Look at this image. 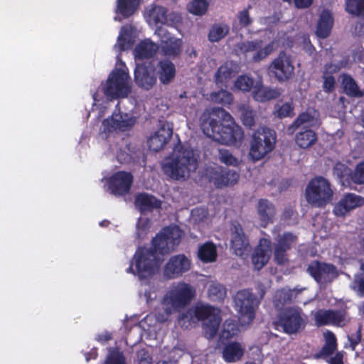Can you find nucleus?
<instances>
[{
  "instance_id": "1",
  "label": "nucleus",
  "mask_w": 364,
  "mask_h": 364,
  "mask_svg": "<svg viewBox=\"0 0 364 364\" xmlns=\"http://www.w3.org/2000/svg\"><path fill=\"white\" fill-rule=\"evenodd\" d=\"M200 127L207 136L221 144H233L243 137L241 127L222 108L205 110L200 117Z\"/></svg>"
},
{
  "instance_id": "2",
  "label": "nucleus",
  "mask_w": 364,
  "mask_h": 364,
  "mask_svg": "<svg viewBox=\"0 0 364 364\" xmlns=\"http://www.w3.org/2000/svg\"><path fill=\"white\" fill-rule=\"evenodd\" d=\"M196 294L195 289L186 282L172 284L164 294L160 304L155 309L156 319L161 323L167 321L170 316L187 306Z\"/></svg>"
},
{
  "instance_id": "3",
  "label": "nucleus",
  "mask_w": 364,
  "mask_h": 364,
  "mask_svg": "<svg viewBox=\"0 0 364 364\" xmlns=\"http://www.w3.org/2000/svg\"><path fill=\"white\" fill-rule=\"evenodd\" d=\"M198 155L188 146H176L162 164L164 174L171 179L185 181L198 167Z\"/></svg>"
},
{
  "instance_id": "4",
  "label": "nucleus",
  "mask_w": 364,
  "mask_h": 364,
  "mask_svg": "<svg viewBox=\"0 0 364 364\" xmlns=\"http://www.w3.org/2000/svg\"><path fill=\"white\" fill-rule=\"evenodd\" d=\"M186 319L193 323L203 320L204 335L208 338H212L217 333L221 321L220 311L211 306L199 304L188 309L185 315L179 317L181 326H187Z\"/></svg>"
},
{
  "instance_id": "5",
  "label": "nucleus",
  "mask_w": 364,
  "mask_h": 364,
  "mask_svg": "<svg viewBox=\"0 0 364 364\" xmlns=\"http://www.w3.org/2000/svg\"><path fill=\"white\" fill-rule=\"evenodd\" d=\"M161 262L151 248L141 247L135 252L127 272L137 276L139 279H149L158 272Z\"/></svg>"
},
{
  "instance_id": "6",
  "label": "nucleus",
  "mask_w": 364,
  "mask_h": 364,
  "mask_svg": "<svg viewBox=\"0 0 364 364\" xmlns=\"http://www.w3.org/2000/svg\"><path fill=\"white\" fill-rule=\"evenodd\" d=\"M105 95L110 99L124 98L132 91V82L125 65L118 59L117 67L102 86Z\"/></svg>"
},
{
  "instance_id": "7",
  "label": "nucleus",
  "mask_w": 364,
  "mask_h": 364,
  "mask_svg": "<svg viewBox=\"0 0 364 364\" xmlns=\"http://www.w3.org/2000/svg\"><path fill=\"white\" fill-rule=\"evenodd\" d=\"M333 191L330 183L323 177L310 181L306 188V200L315 207H323L332 199Z\"/></svg>"
},
{
  "instance_id": "8",
  "label": "nucleus",
  "mask_w": 364,
  "mask_h": 364,
  "mask_svg": "<svg viewBox=\"0 0 364 364\" xmlns=\"http://www.w3.org/2000/svg\"><path fill=\"white\" fill-rule=\"evenodd\" d=\"M276 138L273 130L259 128L252 135L250 143V156L254 161L264 157L274 148Z\"/></svg>"
},
{
  "instance_id": "9",
  "label": "nucleus",
  "mask_w": 364,
  "mask_h": 364,
  "mask_svg": "<svg viewBox=\"0 0 364 364\" xmlns=\"http://www.w3.org/2000/svg\"><path fill=\"white\" fill-rule=\"evenodd\" d=\"M182 232L177 226L167 227L158 234L152 240V250L164 255L173 251L179 244Z\"/></svg>"
},
{
  "instance_id": "10",
  "label": "nucleus",
  "mask_w": 364,
  "mask_h": 364,
  "mask_svg": "<svg viewBox=\"0 0 364 364\" xmlns=\"http://www.w3.org/2000/svg\"><path fill=\"white\" fill-rule=\"evenodd\" d=\"M136 122V117L134 114L116 109L111 117L102 122L101 131L107 134L124 132L130 130Z\"/></svg>"
},
{
  "instance_id": "11",
  "label": "nucleus",
  "mask_w": 364,
  "mask_h": 364,
  "mask_svg": "<svg viewBox=\"0 0 364 364\" xmlns=\"http://www.w3.org/2000/svg\"><path fill=\"white\" fill-rule=\"evenodd\" d=\"M235 306L242 326L250 324L255 318L257 306L255 299L248 290L238 291L235 296Z\"/></svg>"
},
{
  "instance_id": "12",
  "label": "nucleus",
  "mask_w": 364,
  "mask_h": 364,
  "mask_svg": "<svg viewBox=\"0 0 364 364\" xmlns=\"http://www.w3.org/2000/svg\"><path fill=\"white\" fill-rule=\"evenodd\" d=\"M305 323L306 316L298 308H285L279 315V325L287 333H296Z\"/></svg>"
},
{
  "instance_id": "13",
  "label": "nucleus",
  "mask_w": 364,
  "mask_h": 364,
  "mask_svg": "<svg viewBox=\"0 0 364 364\" xmlns=\"http://www.w3.org/2000/svg\"><path fill=\"white\" fill-rule=\"evenodd\" d=\"M191 268V259L183 254L171 256L163 267V276L166 279L181 277Z\"/></svg>"
},
{
  "instance_id": "14",
  "label": "nucleus",
  "mask_w": 364,
  "mask_h": 364,
  "mask_svg": "<svg viewBox=\"0 0 364 364\" xmlns=\"http://www.w3.org/2000/svg\"><path fill=\"white\" fill-rule=\"evenodd\" d=\"M294 66L291 57L285 53H280L268 67V71L279 81H285L294 74Z\"/></svg>"
},
{
  "instance_id": "15",
  "label": "nucleus",
  "mask_w": 364,
  "mask_h": 364,
  "mask_svg": "<svg viewBox=\"0 0 364 364\" xmlns=\"http://www.w3.org/2000/svg\"><path fill=\"white\" fill-rule=\"evenodd\" d=\"M308 271L315 280L321 285L331 282L338 275L334 266L317 261L313 262L309 265Z\"/></svg>"
},
{
  "instance_id": "16",
  "label": "nucleus",
  "mask_w": 364,
  "mask_h": 364,
  "mask_svg": "<svg viewBox=\"0 0 364 364\" xmlns=\"http://www.w3.org/2000/svg\"><path fill=\"white\" fill-rule=\"evenodd\" d=\"M364 205V198L355 193H346L334 205L333 212L337 217L344 218L350 213Z\"/></svg>"
},
{
  "instance_id": "17",
  "label": "nucleus",
  "mask_w": 364,
  "mask_h": 364,
  "mask_svg": "<svg viewBox=\"0 0 364 364\" xmlns=\"http://www.w3.org/2000/svg\"><path fill=\"white\" fill-rule=\"evenodd\" d=\"M155 34L161 39V46L163 53L167 56H176L181 53L182 41L172 36L170 33L163 27L158 28Z\"/></svg>"
},
{
  "instance_id": "18",
  "label": "nucleus",
  "mask_w": 364,
  "mask_h": 364,
  "mask_svg": "<svg viewBox=\"0 0 364 364\" xmlns=\"http://www.w3.org/2000/svg\"><path fill=\"white\" fill-rule=\"evenodd\" d=\"M136 84L141 88L149 90L156 82L155 69L150 64H136L134 72Z\"/></svg>"
},
{
  "instance_id": "19",
  "label": "nucleus",
  "mask_w": 364,
  "mask_h": 364,
  "mask_svg": "<svg viewBox=\"0 0 364 364\" xmlns=\"http://www.w3.org/2000/svg\"><path fill=\"white\" fill-rule=\"evenodd\" d=\"M132 181L133 177L130 173L117 172L109 179V189L114 195H123L129 191Z\"/></svg>"
},
{
  "instance_id": "20",
  "label": "nucleus",
  "mask_w": 364,
  "mask_h": 364,
  "mask_svg": "<svg viewBox=\"0 0 364 364\" xmlns=\"http://www.w3.org/2000/svg\"><path fill=\"white\" fill-rule=\"evenodd\" d=\"M231 247L236 255L243 257L250 252V246L241 225L232 224L231 228Z\"/></svg>"
},
{
  "instance_id": "21",
  "label": "nucleus",
  "mask_w": 364,
  "mask_h": 364,
  "mask_svg": "<svg viewBox=\"0 0 364 364\" xmlns=\"http://www.w3.org/2000/svg\"><path fill=\"white\" fill-rule=\"evenodd\" d=\"M210 179L217 187L222 188L236 184L239 175L235 171L215 167L210 172Z\"/></svg>"
},
{
  "instance_id": "22",
  "label": "nucleus",
  "mask_w": 364,
  "mask_h": 364,
  "mask_svg": "<svg viewBox=\"0 0 364 364\" xmlns=\"http://www.w3.org/2000/svg\"><path fill=\"white\" fill-rule=\"evenodd\" d=\"M316 324L318 326L325 325H344L346 316L343 311L319 310L314 314Z\"/></svg>"
},
{
  "instance_id": "23",
  "label": "nucleus",
  "mask_w": 364,
  "mask_h": 364,
  "mask_svg": "<svg viewBox=\"0 0 364 364\" xmlns=\"http://www.w3.org/2000/svg\"><path fill=\"white\" fill-rule=\"evenodd\" d=\"M172 135V128L168 123H164L149 138L150 149L158 151L162 149Z\"/></svg>"
},
{
  "instance_id": "24",
  "label": "nucleus",
  "mask_w": 364,
  "mask_h": 364,
  "mask_svg": "<svg viewBox=\"0 0 364 364\" xmlns=\"http://www.w3.org/2000/svg\"><path fill=\"white\" fill-rule=\"evenodd\" d=\"M272 253L271 242L267 239H262L255 249L252 260L256 269H261L269 261Z\"/></svg>"
},
{
  "instance_id": "25",
  "label": "nucleus",
  "mask_w": 364,
  "mask_h": 364,
  "mask_svg": "<svg viewBox=\"0 0 364 364\" xmlns=\"http://www.w3.org/2000/svg\"><path fill=\"white\" fill-rule=\"evenodd\" d=\"M301 290L298 289H281L277 291L274 299V306L277 309H283L284 306L290 303L293 300L306 304L309 301H304L301 298H298V294L301 293Z\"/></svg>"
},
{
  "instance_id": "26",
  "label": "nucleus",
  "mask_w": 364,
  "mask_h": 364,
  "mask_svg": "<svg viewBox=\"0 0 364 364\" xmlns=\"http://www.w3.org/2000/svg\"><path fill=\"white\" fill-rule=\"evenodd\" d=\"M281 93L279 89L264 87L262 81L259 80L255 82L252 96L255 100L264 102L277 98L281 95Z\"/></svg>"
},
{
  "instance_id": "27",
  "label": "nucleus",
  "mask_w": 364,
  "mask_h": 364,
  "mask_svg": "<svg viewBox=\"0 0 364 364\" xmlns=\"http://www.w3.org/2000/svg\"><path fill=\"white\" fill-rule=\"evenodd\" d=\"M296 241V237L291 233H284L274 250V260L279 264H284L287 261L285 251Z\"/></svg>"
},
{
  "instance_id": "28",
  "label": "nucleus",
  "mask_w": 364,
  "mask_h": 364,
  "mask_svg": "<svg viewBox=\"0 0 364 364\" xmlns=\"http://www.w3.org/2000/svg\"><path fill=\"white\" fill-rule=\"evenodd\" d=\"M320 124L318 113L316 110H308L299 115L293 124L289 128V130L299 127H313Z\"/></svg>"
},
{
  "instance_id": "29",
  "label": "nucleus",
  "mask_w": 364,
  "mask_h": 364,
  "mask_svg": "<svg viewBox=\"0 0 364 364\" xmlns=\"http://www.w3.org/2000/svg\"><path fill=\"white\" fill-rule=\"evenodd\" d=\"M135 36L134 28L131 26H123L117 38V42L114 48L117 51L129 49L134 42Z\"/></svg>"
},
{
  "instance_id": "30",
  "label": "nucleus",
  "mask_w": 364,
  "mask_h": 364,
  "mask_svg": "<svg viewBox=\"0 0 364 364\" xmlns=\"http://www.w3.org/2000/svg\"><path fill=\"white\" fill-rule=\"evenodd\" d=\"M140 0H117L115 21H120L122 18H128L137 9Z\"/></svg>"
},
{
  "instance_id": "31",
  "label": "nucleus",
  "mask_w": 364,
  "mask_h": 364,
  "mask_svg": "<svg viewBox=\"0 0 364 364\" xmlns=\"http://www.w3.org/2000/svg\"><path fill=\"white\" fill-rule=\"evenodd\" d=\"M333 25V18L332 14L328 11L324 10L320 14L318 24L316 27V35L319 38H326L329 36Z\"/></svg>"
},
{
  "instance_id": "32",
  "label": "nucleus",
  "mask_w": 364,
  "mask_h": 364,
  "mask_svg": "<svg viewBox=\"0 0 364 364\" xmlns=\"http://www.w3.org/2000/svg\"><path fill=\"white\" fill-rule=\"evenodd\" d=\"M156 72L160 82L164 85L169 84L176 75L174 65L169 60H161L159 63Z\"/></svg>"
},
{
  "instance_id": "33",
  "label": "nucleus",
  "mask_w": 364,
  "mask_h": 364,
  "mask_svg": "<svg viewBox=\"0 0 364 364\" xmlns=\"http://www.w3.org/2000/svg\"><path fill=\"white\" fill-rule=\"evenodd\" d=\"M245 348L237 342H230L225 346L223 350V358L228 363L240 360L244 354Z\"/></svg>"
},
{
  "instance_id": "34",
  "label": "nucleus",
  "mask_w": 364,
  "mask_h": 364,
  "mask_svg": "<svg viewBox=\"0 0 364 364\" xmlns=\"http://www.w3.org/2000/svg\"><path fill=\"white\" fill-rule=\"evenodd\" d=\"M159 46L149 39H146L139 43L134 50V54L136 60H142L148 58L154 55Z\"/></svg>"
},
{
  "instance_id": "35",
  "label": "nucleus",
  "mask_w": 364,
  "mask_h": 364,
  "mask_svg": "<svg viewBox=\"0 0 364 364\" xmlns=\"http://www.w3.org/2000/svg\"><path fill=\"white\" fill-rule=\"evenodd\" d=\"M135 205L141 212H146L159 208L161 201L153 196L141 193L136 197Z\"/></svg>"
},
{
  "instance_id": "36",
  "label": "nucleus",
  "mask_w": 364,
  "mask_h": 364,
  "mask_svg": "<svg viewBox=\"0 0 364 364\" xmlns=\"http://www.w3.org/2000/svg\"><path fill=\"white\" fill-rule=\"evenodd\" d=\"M239 66L237 64L229 61L222 65L215 74V82L218 85H223L226 83L232 75L238 72Z\"/></svg>"
},
{
  "instance_id": "37",
  "label": "nucleus",
  "mask_w": 364,
  "mask_h": 364,
  "mask_svg": "<svg viewBox=\"0 0 364 364\" xmlns=\"http://www.w3.org/2000/svg\"><path fill=\"white\" fill-rule=\"evenodd\" d=\"M257 212L261 225L264 227L272 221L275 215L274 205L265 199H262L259 201Z\"/></svg>"
},
{
  "instance_id": "38",
  "label": "nucleus",
  "mask_w": 364,
  "mask_h": 364,
  "mask_svg": "<svg viewBox=\"0 0 364 364\" xmlns=\"http://www.w3.org/2000/svg\"><path fill=\"white\" fill-rule=\"evenodd\" d=\"M340 79L342 88L347 95L356 97L363 95V92L359 89L355 81L350 75H341Z\"/></svg>"
},
{
  "instance_id": "39",
  "label": "nucleus",
  "mask_w": 364,
  "mask_h": 364,
  "mask_svg": "<svg viewBox=\"0 0 364 364\" xmlns=\"http://www.w3.org/2000/svg\"><path fill=\"white\" fill-rule=\"evenodd\" d=\"M317 141V136L311 129L299 132L295 136V142L301 149H308L312 146Z\"/></svg>"
},
{
  "instance_id": "40",
  "label": "nucleus",
  "mask_w": 364,
  "mask_h": 364,
  "mask_svg": "<svg viewBox=\"0 0 364 364\" xmlns=\"http://www.w3.org/2000/svg\"><path fill=\"white\" fill-rule=\"evenodd\" d=\"M166 11L161 6H154L148 10L145 17L148 23L151 26H156L158 23L166 22Z\"/></svg>"
},
{
  "instance_id": "41",
  "label": "nucleus",
  "mask_w": 364,
  "mask_h": 364,
  "mask_svg": "<svg viewBox=\"0 0 364 364\" xmlns=\"http://www.w3.org/2000/svg\"><path fill=\"white\" fill-rule=\"evenodd\" d=\"M198 256L204 262H212L216 259L217 250L212 242H206L199 247Z\"/></svg>"
},
{
  "instance_id": "42",
  "label": "nucleus",
  "mask_w": 364,
  "mask_h": 364,
  "mask_svg": "<svg viewBox=\"0 0 364 364\" xmlns=\"http://www.w3.org/2000/svg\"><path fill=\"white\" fill-rule=\"evenodd\" d=\"M325 343L321 348L319 356L328 357L331 355L337 348L336 336L331 331H325L323 333Z\"/></svg>"
},
{
  "instance_id": "43",
  "label": "nucleus",
  "mask_w": 364,
  "mask_h": 364,
  "mask_svg": "<svg viewBox=\"0 0 364 364\" xmlns=\"http://www.w3.org/2000/svg\"><path fill=\"white\" fill-rule=\"evenodd\" d=\"M256 81L247 75H240L234 82V88L244 92H250L252 88L255 90Z\"/></svg>"
},
{
  "instance_id": "44",
  "label": "nucleus",
  "mask_w": 364,
  "mask_h": 364,
  "mask_svg": "<svg viewBox=\"0 0 364 364\" xmlns=\"http://www.w3.org/2000/svg\"><path fill=\"white\" fill-rule=\"evenodd\" d=\"M274 116L282 119L284 117H292L294 113V105L292 102L284 103L278 102L275 105L274 111Z\"/></svg>"
},
{
  "instance_id": "45",
  "label": "nucleus",
  "mask_w": 364,
  "mask_h": 364,
  "mask_svg": "<svg viewBox=\"0 0 364 364\" xmlns=\"http://www.w3.org/2000/svg\"><path fill=\"white\" fill-rule=\"evenodd\" d=\"M208 7V2L207 0H191L187 5L188 11L197 16L204 15Z\"/></svg>"
},
{
  "instance_id": "46",
  "label": "nucleus",
  "mask_w": 364,
  "mask_h": 364,
  "mask_svg": "<svg viewBox=\"0 0 364 364\" xmlns=\"http://www.w3.org/2000/svg\"><path fill=\"white\" fill-rule=\"evenodd\" d=\"M208 295L212 301L223 300L226 295L225 289L218 283H211L208 289Z\"/></svg>"
},
{
  "instance_id": "47",
  "label": "nucleus",
  "mask_w": 364,
  "mask_h": 364,
  "mask_svg": "<svg viewBox=\"0 0 364 364\" xmlns=\"http://www.w3.org/2000/svg\"><path fill=\"white\" fill-rule=\"evenodd\" d=\"M346 9L350 14L364 17V0H346Z\"/></svg>"
},
{
  "instance_id": "48",
  "label": "nucleus",
  "mask_w": 364,
  "mask_h": 364,
  "mask_svg": "<svg viewBox=\"0 0 364 364\" xmlns=\"http://www.w3.org/2000/svg\"><path fill=\"white\" fill-rule=\"evenodd\" d=\"M278 46V43L272 41L264 47L262 48L259 44V48L255 50V53L252 55L255 61H259L264 59L267 55L272 53Z\"/></svg>"
},
{
  "instance_id": "49",
  "label": "nucleus",
  "mask_w": 364,
  "mask_h": 364,
  "mask_svg": "<svg viewBox=\"0 0 364 364\" xmlns=\"http://www.w3.org/2000/svg\"><path fill=\"white\" fill-rule=\"evenodd\" d=\"M210 97L212 101L223 105H230L233 100L232 95L225 90L212 92Z\"/></svg>"
},
{
  "instance_id": "50",
  "label": "nucleus",
  "mask_w": 364,
  "mask_h": 364,
  "mask_svg": "<svg viewBox=\"0 0 364 364\" xmlns=\"http://www.w3.org/2000/svg\"><path fill=\"white\" fill-rule=\"evenodd\" d=\"M228 27L226 25L214 26L209 33V39L212 42H217L224 38L228 33Z\"/></svg>"
},
{
  "instance_id": "51",
  "label": "nucleus",
  "mask_w": 364,
  "mask_h": 364,
  "mask_svg": "<svg viewBox=\"0 0 364 364\" xmlns=\"http://www.w3.org/2000/svg\"><path fill=\"white\" fill-rule=\"evenodd\" d=\"M104 364H127L123 353L117 349L109 350Z\"/></svg>"
},
{
  "instance_id": "52",
  "label": "nucleus",
  "mask_w": 364,
  "mask_h": 364,
  "mask_svg": "<svg viewBox=\"0 0 364 364\" xmlns=\"http://www.w3.org/2000/svg\"><path fill=\"white\" fill-rule=\"evenodd\" d=\"M151 228V221L145 217H141L139 219L136 226L137 237L140 239H143L150 232Z\"/></svg>"
},
{
  "instance_id": "53",
  "label": "nucleus",
  "mask_w": 364,
  "mask_h": 364,
  "mask_svg": "<svg viewBox=\"0 0 364 364\" xmlns=\"http://www.w3.org/2000/svg\"><path fill=\"white\" fill-rule=\"evenodd\" d=\"M218 158L222 163L229 166H237L240 163V161L227 149H220Z\"/></svg>"
},
{
  "instance_id": "54",
  "label": "nucleus",
  "mask_w": 364,
  "mask_h": 364,
  "mask_svg": "<svg viewBox=\"0 0 364 364\" xmlns=\"http://www.w3.org/2000/svg\"><path fill=\"white\" fill-rule=\"evenodd\" d=\"M242 120L243 124L249 127H252L255 124V117L252 110L245 105L240 107Z\"/></svg>"
},
{
  "instance_id": "55",
  "label": "nucleus",
  "mask_w": 364,
  "mask_h": 364,
  "mask_svg": "<svg viewBox=\"0 0 364 364\" xmlns=\"http://www.w3.org/2000/svg\"><path fill=\"white\" fill-rule=\"evenodd\" d=\"M351 179L355 183H364V162L358 164L351 176Z\"/></svg>"
},
{
  "instance_id": "56",
  "label": "nucleus",
  "mask_w": 364,
  "mask_h": 364,
  "mask_svg": "<svg viewBox=\"0 0 364 364\" xmlns=\"http://www.w3.org/2000/svg\"><path fill=\"white\" fill-rule=\"evenodd\" d=\"M239 329L234 323L226 321L221 336L223 338H229L237 334Z\"/></svg>"
},
{
  "instance_id": "57",
  "label": "nucleus",
  "mask_w": 364,
  "mask_h": 364,
  "mask_svg": "<svg viewBox=\"0 0 364 364\" xmlns=\"http://www.w3.org/2000/svg\"><path fill=\"white\" fill-rule=\"evenodd\" d=\"M323 88L325 92H332L335 87V78L326 73H323Z\"/></svg>"
},
{
  "instance_id": "58",
  "label": "nucleus",
  "mask_w": 364,
  "mask_h": 364,
  "mask_svg": "<svg viewBox=\"0 0 364 364\" xmlns=\"http://www.w3.org/2000/svg\"><path fill=\"white\" fill-rule=\"evenodd\" d=\"M259 48V42H245L242 43L240 50L245 53L255 52Z\"/></svg>"
},
{
  "instance_id": "59",
  "label": "nucleus",
  "mask_w": 364,
  "mask_h": 364,
  "mask_svg": "<svg viewBox=\"0 0 364 364\" xmlns=\"http://www.w3.org/2000/svg\"><path fill=\"white\" fill-rule=\"evenodd\" d=\"M352 288L358 294L364 295V279L356 275Z\"/></svg>"
},
{
  "instance_id": "60",
  "label": "nucleus",
  "mask_w": 364,
  "mask_h": 364,
  "mask_svg": "<svg viewBox=\"0 0 364 364\" xmlns=\"http://www.w3.org/2000/svg\"><path fill=\"white\" fill-rule=\"evenodd\" d=\"M238 20L241 26H247L251 23V19L247 10L245 9L239 13Z\"/></svg>"
},
{
  "instance_id": "61",
  "label": "nucleus",
  "mask_w": 364,
  "mask_h": 364,
  "mask_svg": "<svg viewBox=\"0 0 364 364\" xmlns=\"http://www.w3.org/2000/svg\"><path fill=\"white\" fill-rule=\"evenodd\" d=\"M328 363L330 364H344L343 353L337 352L334 355L329 358Z\"/></svg>"
},
{
  "instance_id": "62",
  "label": "nucleus",
  "mask_w": 364,
  "mask_h": 364,
  "mask_svg": "<svg viewBox=\"0 0 364 364\" xmlns=\"http://www.w3.org/2000/svg\"><path fill=\"white\" fill-rule=\"evenodd\" d=\"M313 1L314 0H294V5L298 9H305L309 7Z\"/></svg>"
},
{
  "instance_id": "63",
  "label": "nucleus",
  "mask_w": 364,
  "mask_h": 364,
  "mask_svg": "<svg viewBox=\"0 0 364 364\" xmlns=\"http://www.w3.org/2000/svg\"><path fill=\"white\" fill-rule=\"evenodd\" d=\"M116 157L120 163L127 162L129 159V154H127L124 151H122L121 149L117 151Z\"/></svg>"
},
{
  "instance_id": "64",
  "label": "nucleus",
  "mask_w": 364,
  "mask_h": 364,
  "mask_svg": "<svg viewBox=\"0 0 364 364\" xmlns=\"http://www.w3.org/2000/svg\"><path fill=\"white\" fill-rule=\"evenodd\" d=\"M335 169L340 177H343L344 175L348 173V168L343 164H336Z\"/></svg>"
}]
</instances>
